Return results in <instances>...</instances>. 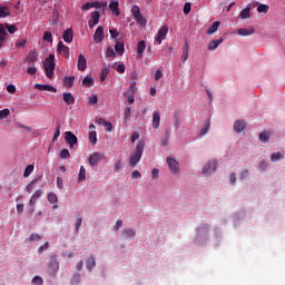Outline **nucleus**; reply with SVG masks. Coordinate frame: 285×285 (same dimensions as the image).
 Returning a JSON list of instances; mask_svg holds the SVG:
<instances>
[{"label": "nucleus", "instance_id": "nucleus-15", "mask_svg": "<svg viewBox=\"0 0 285 285\" xmlns=\"http://www.w3.org/2000/svg\"><path fill=\"white\" fill-rule=\"evenodd\" d=\"M243 130H246V121H244V120H236L234 122V131L239 134V132H243Z\"/></svg>", "mask_w": 285, "mask_h": 285}, {"label": "nucleus", "instance_id": "nucleus-39", "mask_svg": "<svg viewBox=\"0 0 285 285\" xmlns=\"http://www.w3.org/2000/svg\"><path fill=\"white\" fill-rule=\"evenodd\" d=\"M219 28V21H215L213 26L207 30V35H215Z\"/></svg>", "mask_w": 285, "mask_h": 285}, {"label": "nucleus", "instance_id": "nucleus-11", "mask_svg": "<svg viewBox=\"0 0 285 285\" xmlns=\"http://www.w3.org/2000/svg\"><path fill=\"white\" fill-rule=\"evenodd\" d=\"M104 27L99 26L94 33V41H96V43H101V41H104Z\"/></svg>", "mask_w": 285, "mask_h": 285}, {"label": "nucleus", "instance_id": "nucleus-56", "mask_svg": "<svg viewBox=\"0 0 285 285\" xmlns=\"http://www.w3.org/2000/svg\"><path fill=\"white\" fill-rule=\"evenodd\" d=\"M99 101V98L97 95L89 97L88 105L89 106H95Z\"/></svg>", "mask_w": 285, "mask_h": 285}, {"label": "nucleus", "instance_id": "nucleus-53", "mask_svg": "<svg viewBox=\"0 0 285 285\" xmlns=\"http://www.w3.org/2000/svg\"><path fill=\"white\" fill-rule=\"evenodd\" d=\"M136 21L138 23V26H146V18H144V16H136Z\"/></svg>", "mask_w": 285, "mask_h": 285}, {"label": "nucleus", "instance_id": "nucleus-4", "mask_svg": "<svg viewBox=\"0 0 285 285\" xmlns=\"http://www.w3.org/2000/svg\"><path fill=\"white\" fill-rule=\"evenodd\" d=\"M217 170V160H209L204 167H203V175H206L208 177L209 175H213Z\"/></svg>", "mask_w": 285, "mask_h": 285}, {"label": "nucleus", "instance_id": "nucleus-51", "mask_svg": "<svg viewBox=\"0 0 285 285\" xmlns=\"http://www.w3.org/2000/svg\"><path fill=\"white\" fill-rule=\"evenodd\" d=\"M60 159H70V151L68 149H62L60 151Z\"/></svg>", "mask_w": 285, "mask_h": 285}, {"label": "nucleus", "instance_id": "nucleus-3", "mask_svg": "<svg viewBox=\"0 0 285 285\" xmlns=\"http://www.w3.org/2000/svg\"><path fill=\"white\" fill-rule=\"evenodd\" d=\"M59 272V261H57V256H51L48 263V273L55 277Z\"/></svg>", "mask_w": 285, "mask_h": 285}, {"label": "nucleus", "instance_id": "nucleus-47", "mask_svg": "<svg viewBox=\"0 0 285 285\" xmlns=\"http://www.w3.org/2000/svg\"><path fill=\"white\" fill-rule=\"evenodd\" d=\"M43 41L48 43H52V33L50 31H46L42 37Z\"/></svg>", "mask_w": 285, "mask_h": 285}, {"label": "nucleus", "instance_id": "nucleus-16", "mask_svg": "<svg viewBox=\"0 0 285 285\" xmlns=\"http://www.w3.org/2000/svg\"><path fill=\"white\" fill-rule=\"evenodd\" d=\"M237 35L239 37H250V35H255V28L250 27L249 29L240 28L237 30Z\"/></svg>", "mask_w": 285, "mask_h": 285}, {"label": "nucleus", "instance_id": "nucleus-33", "mask_svg": "<svg viewBox=\"0 0 285 285\" xmlns=\"http://www.w3.org/2000/svg\"><path fill=\"white\" fill-rule=\"evenodd\" d=\"M6 17H10V8L0 7V19H6Z\"/></svg>", "mask_w": 285, "mask_h": 285}, {"label": "nucleus", "instance_id": "nucleus-7", "mask_svg": "<svg viewBox=\"0 0 285 285\" xmlns=\"http://www.w3.org/2000/svg\"><path fill=\"white\" fill-rule=\"evenodd\" d=\"M104 159L102 154L94 153L89 156V164L90 166H99V163H101Z\"/></svg>", "mask_w": 285, "mask_h": 285}, {"label": "nucleus", "instance_id": "nucleus-26", "mask_svg": "<svg viewBox=\"0 0 285 285\" xmlns=\"http://www.w3.org/2000/svg\"><path fill=\"white\" fill-rule=\"evenodd\" d=\"M144 50H146V41L141 40L137 45V55H138V57H144Z\"/></svg>", "mask_w": 285, "mask_h": 285}, {"label": "nucleus", "instance_id": "nucleus-21", "mask_svg": "<svg viewBox=\"0 0 285 285\" xmlns=\"http://www.w3.org/2000/svg\"><path fill=\"white\" fill-rule=\"evenodd\" d=\"M109 9L116 14V17H119V1L111 0L109 3Z\"/></svg>", "mask_w": 285, "mask_h": 285}, {"label": "nucleus", "instance_id": "nucleus-61", "mask_svg": "<svg viewBox=\"0 0 285 285\" xmlns=\"http://www.w3.org/2000/svg\"><path fill=\"white\" fill-rule=\"evenodd\" d=\"M27 43L26 39H20L16 42V48H23Z\"/></svg>", "mask_w": 285, "mask_h": 285}, {"label": "nucleus", "instance_id": "nucleus-58", "mask_svg": "<svg viewBox=\"0 0 285 285\" xmlns=\"http://www.w3.org/2000/svg\"><path fill=\"white\" fill-rule=\"evenodd\" d=\"M48 248H50V243L46 242L45 245L39 247L38 253L41 255V253H43V250H48Z\"/></svg>", "mask_w": 285, "mask_h": 285}, {"label": "nucleus", "instance_id": "nucleus-62", "mask_svg": "<svg viewBox=\"0 0 285 285\" xmlns=\"http://www.w3.org/2000/svg\"><path fill=\"white\" fill-rule=\"evenodd\" d=\"M190 10H191V7H190V3H185L184 6V14H190Z\"/></svg>", "mask_w": 285, "mask_h": 285}, {"label": "nucleus", "instance_id": "nucleus-52", "mask_svg": "<svg viewBox=\"0 0 285 285\" xmlns=\"http://www.w3.org/2000/svg\"><path fill=\"white\" fill-rule=\"evenodd\" d=\"M92 6H94V8H97V9H99V8H107L108 7V2L95 1V2H92Z\"/></svg>", "mask_w": 285, "mask_h": 285}, {"label": "nucleus", "instance_id": "nucleus-28", "mask_svg": "<svg viewBox=\"0 0 285 285\" xmlns=\"http://www.w3.org/2000/svg\"><path fill=\"white\" fill-rule=\"evenodd\" d=\"M115 50L121 57L126 50L124 42H116Z\"/></svg>", "mask_w": 285, "mask_h": 285}, {"label": "nucleus", "instance_id": "nucleus-8", "mask_svg": "<svg viewBox=\"0 0 285 285\" xmlns=\"http://www.w3.org/2000/svg\"><path fill=\"white\" fill-rule=\"evenodd\" d=\"M37 50L32 49L24 58V63H28V66H32L38 59Z\"/></svg>", "mask_w": 285, "mask_h": 285}, {"label": "nucleus", "instance_id": "nucleus-29", "mask_svg": "<svg viewBox=\"0 0 285 285\" xmlns=\"http://www.w3.org/2000/svg\"><path fill=\"white\" fill-rule=\"evenodd\" d=\"M63 83L67 88H72L75 86V76L65 77Z\"/></svg>", "mask_w": 285, "mask_h": 285}, {"label": "nucleus", "instance_id": "nucleus-44", "mask_svg": "<svg viewBox=\"0 0 285 285\" xmlns=\"http://www.w3.org/2000/svg\"><path fill=\"white\" fill-rule=\"evenodd\" d=\"M35 171V165H28L24 169L23 177H28L29 175H32Z\"/></svg>", "mask_w": 285, "mask_h": 285}, {"label": "nucleus", "instance_id": "nucleus-57", "mask_svg": "<svg viewBox=\"0 0 285 285\" xmlns=\"http://www.w3.org/2000/svg\"><path fill=\"white\" fill-rule=\"evenodd\" d=\"M117 72H119L120 75H124L126 72V65L120 63L116 67Z\"/></svg>", "mask_w": 285, "mask_h": 285}, {"label": "nucleus", "instance_id": "nucleus-19", "mask_svg": "<svg viewBox=\"0 0 285 285\" xmlns=\"http://www.w3.org/2000/svg\"><path fill=\"white\" fill-rule=\"evenodd\" d=\"M99 11H94L91 13V20H89V28H95V26H97V23H99Z\"/></svg>", "mask_w": 285, "mask_h": 285}, {"label": "nucleus", "instance_id": "nucleus-40", "mask_svg": "<svg viewBox=\"0 0 285 285\" xmlns=\"http://www.w3.org/2000/svg\"><path fill=\"white\" fill-rule=\"evenodd\" d=\"M269 139H271V135L266 131L259 135V140L262 141V144H268Z\"/></svg>", "mask_w": 285, "mask_h": 285}, {"label": "nucleus", "instance_id": "nucleus-35", "mask_svg": "<svg viewBox=\"0 0 285 285\" xmlns=\"http://www.w3.org/2000/svg\"><path fill=\"white\" fill-rule=\"evenodd\" d=\"M240 19H250V8H245L239 13Z\"/></svg>", "mask_w": 285, "mask_h": 285}, {"label": "nucleus", "instance_id": "nucleus-14", "mask_svg": "<svg viewBox=\"0 0 285 285\" xmlns=\"http://www.w3.org/2000/svg\"><path fill=\"white\" fill-rule=\"evenodd\" d=\"M35 88L37 90H42V91H47V92H57V88H55L51 85H41V83H36Z\"/></svg>", "mask_w": 285, "mask_h": 285}, {"label": "nucleus", "instance_id": "nucleus-32", "mask_svg": "<svg viewBox=\"0 0 285 285\" xmlns=\"http://www.w3.org/2000/svg\"><path fill=\"white\" fill-rule=\"evenodd\" d=\"M61 135V122H56V132L53 134V141H57Z\"/></svg>", "mask_w": 285, "mask_h": 285}, {"label": "nucleus", "instance_id": "nucleus-54", "mask_svg": "<svg viewBox=\"0 0 285 285\" xmlns=\"http://www.w3.org/2000/svg\"><path fill=\"white\" fill-rule=\"evenodd\" d=\"M32 284H35V285H43V278L41 276H35L32 278Z\"/></svg>", "mask_w": 285, "mask_h": 285}, {"label": "nucleus", "instance_id": "nucleus-2", "mask_svg": "<svg viewBox=\"0 0 285 285\" xmlns=\"http://www.w3.org/2000/svg\"><path fill=\"white\" fill-rule=\"evenodd\" d=\"M43 68H45V72H46V76L48 77V79H52V77L55 76V68H56L55 55L50 53L45 59Z\"/></svg>", "mask_w": 285, "mask_h": 285}, {"label": "nucleus", "instance_id": "nucleus-37", "mask_svg": "<svg viewBox=\"0 0 285 285\" xmlns=\"http://www.w3.org/2000/svg\"><path fill=\"white\" fill-rule=\"evenodd\" d=\"M82 83H83V86H86L87 88H90V86H92V83H95V80L92 79V77L86 76V77L82 79Z\"/></svg>", "mask_w": 285, "mask_h": 285}, {"label": "nucleus", "instance_id": "nucleus-55", "mask_svg": "<svg viewBox=\"0 0 285 285\" xmlns=\"http://www.w3.org/2000/svg\"><path fill=\"white\" fill-rule=\"evenodd\" d=\"M268 8L269 7L267 4H259L257 7V12H259V13L264 12L266 14V12H268Z\"/></svg>", "mask_w": 285, "mask_h": 285}, {"label": "nucleus", "instance_id": "nucleus-31", "mask_svg": "<svg viewBox=\"0 0 285 285\" xmlns=\"http://www.w3.org/2000/svg\"><path fill=\"white\" fill-rule=\"evenodd\" d=\"M43 237L39 234H31L30 237L27 239V244H32V242H41Z\"/></svg>", "mask_w": 285, "mask_h": 285}, {"label": "nucleus", "instance_id": "nucleus-17", "mask_svg": "<svg viewBox=\"0 0 285 285\" xmlns=\"http://www.w3.org/2000/svg\"><path fill=\"white\" fill-rule=\"evenodd\" d=\"M161 121V114H159V111H154L153 114V128H155V130H157L159 128V124Z\"/></svg>", "mask_w": 285, "mask_h": 285}, {"label": "nucleus", "instance_id": "nucleus-42", "mask_svg": "<svg viewBox=\"0 0 285 285\" xmlns=\"http://www.w3.org/2000/svg\"><path fill=\"white\" fill-rule=\"evenodd\" d=\"M106 57L107 59H115V57H117V55L115 53V49L108 47L106 50Z\"/></svg>", "mask_w": 285, "mask_h": 285}, {"label": "nucleus", "instance_id": "nucleus-45", "mask_svg": "<svg viewBox=\"0 0 285 285\" xmlns=\"http://www.w3.org/2000/svg\"><path fill=\"white\" fill-rule=\"evenodd\" d=\"M209 130H210V120H206L204 128L200 130V135H207Z\"/></svg>", "mask_w": 285, "mask_h": 285}, {"label": "nucleus", "instance_id": "nucleus-49", "mask_svg": "<svg viewBox=\"0 0 285 285\" xmlns=\"http://www.w3.org/2000/svg\"><path fill=\"white\" fill-rule=\"evenodd\" d=\"M89 140L95 146L97 144V131H90L89 132Z\"/></svg>", "mask_w": 285, "mask_h": 285}, {"label": "nucleus", "instance_id": "nucleus-13", "mask_svg": "<svg viewBox=\"0 0 285 285\" xmlns=\"http://www.w3.org/2000/svg\"><path fill=\"white\" fill-rule=\"evenodd\" d=\"M167 164L171 173H177L179 170V163H177L175 158L167 157Z\"/></svg>", "mask_w": 285, "mask_h": 285}, {"label": "nucleus", "instance_id": "nucleus-59", "mask_svg": "<svg viewBox=\"0 0 285 285\" xmlns=\"http://www.w3.org/2000/svg\"><path fill=\"white\" fill-rule=\"evenodd\" d=\"M131 110L132 109L130 107H127L125 109V122H127L130 119Z\"/></svg>", "mask_w": 285, "mask_h": 285}, {"label": "nucleus", "instance_id": "nucleus-18", "mask_svg": "<svg viewBox=\"0 0 285 285\" xmlns=\"http://www.w3.org/2000/svg\"><path fill=\"white\" fill-rule=\"evenodd\" d=\"M137 232L134 228L122 229L124 239H134Z\"/></svg>", "mask_w": 285, "mask_h": 285}, {"label": "nucleus", "instance_id": "nucleus-25", "mask_svg": "<svg viewBox=\"0 0 285 285\" xmlns=\"http://www.w3.org/2000/svg\"><path fill=\"white\" fill-rule=\"evenodd\" d=\"M95 266H97V263L95 262V256H90L86 261V269L87 271H92V268H95Z\"/></svg>", "mask_w": 285, "mask_h": 285}, {"label": "nucleus", "instance_id": "nucleus-48", "mask_svg": "<svg viewBox=\"0 0 285 285\" xmlns=\"http://www.w3.org/2000/svg\"><path fill=\"white\" fill-rule=\"evenodd\" d=\"M131 13H132V17H134V18L139 17V16L141 14V11H140V9H139V6H134V7L131 8Z\"/></svg>", "mask_w": 285, "mask_h": 285}, {"label": "nucleus", "instance_id": "nucleus-63", "mask_svg": "<svg viewBox=\"0 0 285 285\" xmlns=\"http://www.w3.org/2000/svg\"><path fill=\"white\" fill-rule=\"evenodd\" d=\"M121 170V160L116 161L114 167V173H119Z\"/></svg>", "mask_w": 285, "mask_h": 285}, {"label": "nucleus", "instance_id": "nucleus-60", "mask_svg": "<svg viewBox=\"0 0 285 285\" xmlns=\"http://www.w3.org/2000/svg\"><path fill=\"white\" fill-rule=\"evenodd\" d=\"M258 168H259V170H266V168H268V161L262 160V161L258 164Z\"/></svg>", "mask_w": 285, "mask_h": 285}, {"label": "nucleus", "instance_id": "nucleus-23", "mask_svg": "<svg viewBox=\"0 0 285 285\" xmlns=\"http://www.w3.org/2000/svg\"><path fill=\"white\" fill-rule=\"evenodd\" d=\"M39 197H41V189H38L33 193L29 200V206L33 207L37 204V199H39Z\"/></svg>", "mask_w": 285, "mask_h": 285}, {"label": "nucleus", "instance_id": "nucleus-30", "mask_svg": "<svg viewBox=\"0 0 285 285\" xmlns=\"http://www.w3.org/2000/svg\"><path fill=\"white\" fill-rule=\"evenodd\" d=\"M109 72H110V67H104L101 69V72H100V81L101 82L106 81V78L108 77Z\"/></svg>", "mask_w": 285, "mask_h": 285}, {"label": "nucleus", "instance_id": "nucleus-34", "mask_svg": "<svg viewBox=\"0 0 285 285\" xmlns=\"http://www.w3.org/2000/svg\"><path fill=\"white\" fill-rule=\"evenodd\" d=\"M284 159V155L282 153L277 151L271 155V161L276 163Z\"/></svg>", "mask_w": 285, "mask_h": 285}, {"label": "nucleus", "instance_id": "nucleus-22", "mask_svg": "<svg viewBox=\"0 0 285 285\" xmlns=\"http://www.w3.org/2000/svg\"><path fill=\"white\" fill-rule=\"evenodd\" d=\"M188 50H189L188 41H185L184 47H183V55L180 57V61L183 63H185V61H188Z\"/></svg>", "mask_w": 285, "mask_h": 285}, {"label": "nucleus", "instance_id": "nucleus-6", "mask_svg": "<svg viewBox=\"0 0 285 285\" xmlns=\"http://www.w3.org/2000/svg\"><path fill=\"white\" fill-rule=\"evenodd\" d=\"M168 35V26H163L159 30H158V35L155 38V43H157V46L161 45V41H164V39H166V36Z\"/></svg>", "mask_w": 285, "mask_h": 285}, {"label": "nucleus", "instance_id": "nucleus-46", "mask_svg": "<svg viewBox=\"0 0 285 285\" xmlns=\"http://www.w3.org/2000/svg\"><path fill=\"white\" fill-rule=\"evenodd\" d=\"M6 28H7L8 32H9V35H14V32H17V30H18L16 24H8V23H6Z\"/></svg>", "mask_w": 285, "mask_h": 285}, {"label": "nucleus", "instance_id": "nucleus-10", "mask_svg": "<svg viewBox=\"0 0 285 285\" xmlns=\"http://www.w3.org/2000/svg\"><path fill=\"white\" fill-rule=\"evenodd\" d=\"M86 68H88V61L86 60V56H83V53H80L78 56V70H80V72L86 71Z\"/></svg>", "mask_w": 285, "mask_h": 285}, {"label": "nucleus", "instance_id": "nucleus-24", "mask_svg": "<svg viewBox=\"0 0 285 285\" xmlns=\"http://www.w3.org/2000/svg\"><path fill=\"white\" fill-rule=\"evenodd\" d=\"M47 199H48L49 203L55 204L53 209L59 208V206H57V202H59V198L57 197V194L49 193L48 196H47Z\"/></svg>", "mask_w": 285, "mask_h": 285}, {"label": "nucleus", "instance_id": "nucleus-38", "mask_svg": "<svg viewBox=\"0 0 285 285\" xmlns=\"http://www.w3.org/2000/svg\"><path fill=\"white\" fill-rule=\"evenodd\" d=\"M137 92V82L132 81L129 89L125 92V95H135Z\"/></svg>", "mask_w": 285, "mask_h": 285}, {"label": "nucleus", "instance_id": "nucleus-36", "mask_svg": "<svg viewBox=\"0 0 285 285\" xmlns=\"http://www.w3.org/2000/svg\"><path fill=\"white\" fill-rule=\"evenodd\" d=\"M86 179V167L80 166V170L78 174V183H81Z\"/></svg>", "mask_w": 285, "mask_h": 285}, {"label": "nucleus", "instance_id": "nucleus-27", "mask_svg": "<svg viewBox=\"0 0 285 285\" xmlns=\"http://www.w3.org/2000/svg\"><path fill=\"white\" fill-rule=\"evenodd\" d=\"M224 41V39H218V40H212L208 45V50H217L219 45Z\"/></svg>", "mask_w": 285, "mask_h": 285}, {"label": "nucleus", "instance_id": "nucleus-9", "mask_svg": "<svg viewBox=\"0 0 285 285\" xmlns=\"http://www.w3.org/2000/svg\"><path fill=\"white\" fill-rule=\"evenodd\" d=\"M58 52L59 55L63 56L66 59L70 57V48L68 46L63 45V41L58 42Z\"/></svg>", "mask_w": 285, "mask_h": 285}, {"label": "nucleus", "instance_id": "nucleus-20", "mask_svg": "<svg viewBox=\"0 0 285 285\" xmlns=\"http://www.w3.org/2000/svg\"><path fill=\"white\" fill-rule=\"evenodd\" d=\"M62 98L67 106H72L75 104V96H72L70 92H65Z\"/></svg>", "mask_w": 285, "mask_h": 285}, {"label": "nucleus", "instance_id": "nucleus-1", "mask_svg": "<svg viewBox=\"0 0 285 285\" xmlns=\"http://www.w3.org/2000/svg\"><path fill=\"white\" fill-rule=\"evenodd\" d=\"M146 144L144 141L138 142L136 147V151H134L129 158L130 168H135L141 161V156L144 155V148Z\"/></svg>", "mask_w": 285, "mask_h": 285}, {"label": "nucleus", "instance_id": "nucleus-64", "mask_svg": "<svg viewBox=\"0 0 285 285\" xmlns=\"http://www.w3.org/2000/svg\"><path fill=\"white\" fill-rule=\"evenodd\" d=\"M161 77H163L161 68H158V69L156 70V73H155V80H156V81H159V79H161Z\"/></svg>", "mask_w": 285, "mask_h": 285}, {"label": "nucleus", "instance_id": "nucleus-12", "mask_svg": "<svg viewBox=\"0 0 285 285\" xmlns=\"http://www.w3.org/2000/svg\"><path fill=\"white\" fill-rule=\"evenodd\" d=\"M73 37H75V33L72 31V28L66 29L62 33V39L66 43H72Z\"/></svg>", "mask_w": 285, "mask_h": 285}, {"label": "nucleus", "instance_id": "nucleus-43", "mask_svg": "<svg viewBox=\"0 0 285 285\" xmlns=\"http://www.w3.org/2000/svg\"><path fill=\"white\" fill-rule=\"evenodd\" d=\"M170 137V130L166 131V136L161 138V142L160 146H163L164 148H166V146H168V139Z\"/></svg>", "mask_w": 285, "mask_h": 285}, {"label": "nucleus", "instance_id": "nucleus-5", "mask_svg": "<svg viewBox=\"0 0 285 285\" xmlns=\"http://www.w3.org/2000/svg\"><path fill=\"white\" fill-rule=\"evenodd\" d=\"M65 141L68 144L70 148H75L77 146V141L79 139L76 137V135L72 131H66L65 132Z\"/></svg>", "mask_w": 285, "mask_h": 285}, {"label": "nucleus", "instance_id": "nucleus-50", "mask_svg": "<svg viewBox=\"0 0 285 285\" xmlns=\"http://www.w3.org/2000/svg\"><path fill=\"white\" fill-rule=\"evenodd\" d=\"M10 117V109L0 110V119H8Z\"/></svg>", "mask_w": 285, "mask_h": 285}, {"label": "nucleus", "instance_id": "nucleus-41", "mask_svg": "<svg viewBox=\"0 0 285 285\" xmlns=\"http://www.w3.org/2000/svg\"><path fill=\"white\" fill-rule=\"evenodd\" d=\"M6 37H8V31H6V27L0 23V41H6Z\"/></svg>", "mask_w": 285, "mask_h": 285}]
</instances>
